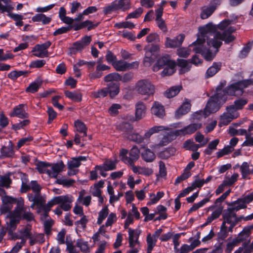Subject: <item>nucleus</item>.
Returning a JSON list of instances; mask_svg holds the SVG:
<instances>
[{
	"instance_id": "1",
	"label": "nucleus",
	"mask_w": 253,
	"mask_h": 253,
	"mask_svg": "<svg viewBox=\"0 0 253 253\" xmlns=\"http://www.w3.org/2000/svg\"><path fill=\"white\" fill-rule=\"evenodd\" d=\"M237 17L233 15L232 19H226L215 25L209 23L199 28V33L196 41L190 46L196 53H201L207 61L211 60L218 51V49L223 41L228 43L235 39L231 34L236 31L231 24L236 22Z\"/></svg>"
},
{
	"instance_id": "2",
	"label": "nucleus",
	"mask_w": 253,
	"mask_h": 253,
	"mask_svg": "<svg viewBox=\"0 0 253 253\" xmlns=\"http://www.w3.org/2000/svg\"><path fill=\"white\" fill-rule=\"evenodd\" d=\"M9 221L6 222L8 233L11 234L17 228V225L21 220L31 221L34 220V215L28 207L25 206L24 200L19 197L17 206L12 211L8 214Z\"/></svg>"
},
{
	"instance_id": "3",
	"label": "nucleus",
	"mask_w": 253,
	"mask_h": 253,
	"mask_svg": "<svg viewBox=\"0 0 253 253\" xmlns=\"http://www.w3.org/2000/svg\"><path fill=\"white\" fill-rule=\"evenodd\" d=\"M226 100L227 97L225 94H222V91L216 92L215 95L209 99L207 103L204 110V118L218 111Z\"/></svg>"
},
{
	"instance_id": "4",
	"label": "nucleus",
	"mask_w": 253,
	"mask_h": 253,
	"mask_svg": "<svg viewBox=\"0 0 253 253\" xmlns=\"http://www.w3.org/2000/svg\"><path fill=\"white\" fill-rule=\"evenodd\" d=\"M175 62L170 59V57L166 55L159 58L153 67L154 72H158L163 69L161 74L162 77L170 76L173 74L175 71Z\"/></svg>"
},
{
	"instance_id": "5",
	"label": "nucleus",
	"mask_w": 253,
	"mask_h": 253,
	"mask_svg": "<svg viewBox=\"0 0 253 253\" xmlns=\"http://www.w3.org/2000/svg\"><path fill=\"white\" fill-rule=\"evenodd\" d=\"M135 90L138 94L145 96V99H147L154 94L155 87L151 81L143 79L138 81L136 83Z\"/></svg>"
},
{
	"instance_id": "6",
	"label": "nucleus",
	"mask_w": 253,
	"mask_h": 253,
	"mask_svg": "<svg viewBox=\"0 0 253 253\" xmlns=\"http://www.w3.org/2000/svg\"><path fill=\"white\" fill-rule=\"evenodd\" d=\"M248 81H240L231 84L227 86L225 90H222L221 88L218 87L216 92L222 91V94H225L227 98V95H241L243 93V90L245 88L248 87L246 83Z\"/></svg>"
},
{
	"instance_id": "7",
	"label": "nucleus",
	"mask_w": 253,
	"mask_h": 253,
	"mask_svg": "<svg viewBox=\"0 0 253 253\" xmlns=\"http://www.w3.org/2000/svg\"><path fill=\"white\" fill-rule=\"evenodd\" d=\"M225 199L226 198L224 197V196H223L222 195H221L216 200L215 205L211 206L208 208L209 211H212L213 210L214 211H212L211 214L208 217L206 222L204 224V226L211 223L212 221L218 218L220 216L223 211V207L221 206L217 207L216 204L218 203L223 202Z\"/></svg>"
},
{
	"instance_id": "8",
	"label": "nucleus",
	"mask_w": 253,
	"mask_h": 253,
	"mask_svg": "<svg viewBox=\"0 0 253 253\" xmlns=\"http://www.w3.org/2000/svg\"><path fill=\"white\" fill-rule=\"evenodd\" d=\"M19 197L15 198L11 196H4L2 198V205L0 207V212L2 214H6V218L9 219L8 214L13 210V204L17 206V201Z\"/></svg>"
},
{
	"instance_id": "9",
	"label": "nucleus",
	"mask_w": 253,
	"mask_h": 253,
	"mask_svg": "<svg viewBox=\"0 0 253 253\" xmlns=\"http://www.w3.org/2000/svg\"><path fill=\"white\" fill-rule=\"evenodd\" d=\"M52 200L53 206L59 204L60 208L63 210L68 211L72 207L71 204L74 200V198L71 195H66L55 197Z\"/></svg>"
},
{
	"instance_id": "10",
	"label": "nucleus",
	"mask_w": 253,
	"mask_h": 253,
	"mask_svg": "<svg viewBox=\"0 0 253 253\" xmlns=\"http://www.w3.org/2000/svg\"><path fill=\"white\" fill-rule=\"evenodd\" d=\"M229 207L224 211L223 215L228 216L231 217H237L236 212L241 209H244L247 208V206L238 199L237 200L229 203Z\"/></svg>"
},
{
	"instance_id": "11",
	"label": "nucleus",
	"mask_w": 253,
	"mask_h": 253,
	"mask_svg": "<svg viewBox=\"0 0 253 253\" xmlns=\"http://www.w3.org/2000/svg\"><path fill=\"white\" fill-rule=\"evenodd\" d=\"M33 238V237L31 233V228L29 227H24L19 229L17 232L13 234L12 235V238L14 240L20 239L22 244H25L27 239H30L31 245L35 244Z\"/></svg>"
},
{
	"instance_id": "12",
	"label": "nucleus",
	"mask_w": 253,
	"mask_h": 253,
	"mask_svg": "<svg viewBox=\"0 0 253 253\" xmlns=\"http://www.w3.org/2000/svg\"><path fill=\"white\" fill-rule=\"evenodd\" d=\"M202 124L201 123L190 124L181 129L177 130L171 132V134L170 135V136H171V139H172L174 136H176L177 135L193 133L197 129L200 128Z\"/></svg>"
},
{
	"instance_id": "13",
	"label": "nucleus",
	"mask_w": 253,
	"mask_h": 253,
	"mask_svg": "<svg viewBox=\"0 0 253 253\" xmlns=\"http://www.w3.org/2000/svg\"><path fill=\"white\" fill-rule=\"evenodd\" d=\"M117 161L112 160H107L102 165H97L95 167V169H99L100 174L103 177H106V171L112 170L116 168Z\"/></svg>"
},
{
	"instance_id": "14",
	"label": "nucleus",
	"mask_w": 253,
	"mask_h": 253,
	"mask_svg": "<svg viewBox=\"0 0 253 253\" xmlns=\"http://www.w3.org/2000/svg\"><path fill=\"white\" fill-rule=\"evenodd\" d=\"M51 42L47 41L44 43L36 45L33 49L32 52L33 55L37 57L43 58L47 57L48 51L47 49L50 46Z\"/></svg>"
},
{
	"instance_id": "15",
	"label": "nucleus",
	"mask_w": 253,
	"mask_h": 253,
	"mask_svg": "<svg viewBox=\"0 0 253 253\" xmlns=\"http://www.w3.org/2000/svg\"><path fill=\"white\" fill-rule=\"evenodd\" d=\"M126 130H125L124 136L127 138L129 140L140 143L144 141L143 136L136 133H132V127L128 124H124Z\"/></svg>"
},
{
	"instance_id": "16",
	"label": "nucleus",
	"mask_w": 253,
	"mask_h": 253,
	"mask_svg": "<svg viewBox=\"0 0 253 253\" xmlns=\"http://www.w3.org/2000/svg\"><path fill=\"white\" fill-rule=\"evenodd\" d=\"M65 167L62 161L55 164H49L48 175L50 177L57 178L58 174L63 170Z\"/></svg>"
},
{
	"instance_id": "17",
	"label": "nucleus",
	"mask_w": 253,
	"mask_h": 253,
	"mask_svg": "<svg viewBox=\"0 0 253 253\" xmlns=\"http://www.w3.org/2000/svg\"><path fill=\"white\" fill-rule=\"evenodd\" d=\"M128 228V243L129 247H133V246H138L140 242L138 241L139 237L141 233L140 230L136 229H132L130 228Z\"/></svg>"
},
{
	"instance_id": "18",
	"label": "nucleus",
	"mask_w": 253,
	"mask_h": 253,
	"mask_svg": "<svg viewBox=\"0 0 253 253\" xmlns=\"http://www.w3.org/2000/svg\"><path fill=\"white\" fill-rule=\"evenodd\" d=\"M219 0H214L209 6H204L202 8L201 17L203 19H207L214 11L217 5H219Z\"/></svg>"
},
{
	"instance_id": "19",
	"label": "nucleus",
	"mask_w": 253,
	"mask_h": 253,
	"mask_svg": "<svg viewBox=\"0 0 253 253\" xmlns=\"http://www.w3.org/2000/svg\"><path fill=\"white\" fill-rule=\"evenodd\" d=\"M223 221L221 226V230L225 233L227 231V226L226 224H230L228 229V231L232 232L233 228L236 225L239 219L237 217H231L228 216L223 215Z\"/></svg>"
},
{
	"instance_id": "20",
	"label": "nucleus",
	"mask_w": 253,
	"mask_h": 253,
	"mask_svg": "<svg viewBox=\"0 0 253 253\" xmlns=\"http://www.w3.org/2000/svg\"><path fill=\"white\" fill-rule=\"evenodd\" d=\"M132 209L129 210L128 212L126 219L125 222L124 227L125 228H127L130 224H132L133 222L134 216L136 219H138L140 218V215L137 208L136 207L134 204H132Z\"/></svg>"
},
{
	"instance_id": "21",
	"label": "nucleus",
	"mask_w": 253,
	"mask_h": 253,
	"mask_svg": "<svg viewBox=\"0 0 253 253\" xmlns=\"http://www.w3.org/2000/svg\"><path fill=\"white\" fill-rule=\"evenodd\" d=\"M184 38L185 36L183 34H180L172 39L167 37L166 39L165 45L167 48H175L182 44Z\"/></svg>"
},
{
	"instance_id": "22",
	"label": "nucleus",
	"mask_w": 253,
	"mask_h": 253,
	"mask_svg": "<svg viewBox=\"0 0 253 253\" xmlns=\"http://www.w3.org/2000/svg\"><path fill=\"white\" fill-rule=\"evenodd\" d=\"M53 206L52 200L51 199L46 204L45 203L39 205L37 207V213L41 215V219H46L48 216V212L50 210L51 208Z\"/></svg>"
},
{
	"instance_id": "23",
	"label": "nucleus",
	"mask_w": 253,
	"mask_h": 253,
	"mask_svg": "<svg viewBox=\"0 0 253 253\" xmlns=\"http://www.w3.org/2000/svg\"><path fill=\"white\" fill-rule=\"evenodd\" d=\"M240 170L242 178L246 179L250 174H253V165L250 162H244L240 166Z\"/></svg>"
},
{
	"instance_id": "24",
	"label": "nucleus",
	"mask_w": 253,
	"mask_h": 253,
	"mask_svg": "<svg viewBox=\"0 0 253 253\" xmlns=\"http://www.w3.org/2000/svg\"><path fill=\"white\" fill-rule=\"evenodd\" d=\"M135 118L136 121L140 120L145 117L146 107L144 103L138 102L135 104Z\"/></svg>"
},
{
	"instance_id": "25",
	"label": "nucleus",
	"mask_w": 253,
	"mask_h": 253,
	"mask_svg": "<svg viewBox=\"0 0 253 253\" xmlns=\"http://www.w3.org/2000/svg\"><path fill=\"white\" fill-rule=\"evenodd\" d=\"M151 113L156 117L162 118L165 115L164 106L157 101H155L151 109Z\"/></svg>"
},
{
	"instance_id": "26",
	"label": "nucleus",
	"mask_w": 253,
	"mask_h": 253,
	"mask_svg": "<svg viewBox=\"0 0 253 253\" xmlns=\"http://www.w3.org/2000/svg\"><path fill=\"white\" fill-rule=\"evenodd\" d=\"M141 155L142 159L148 163L153 162L156 158L155 153L146 146L141 147Z\"/></svg>"
},
{
	"instance_id": "27",
	"label": "nucleus",
	"mask_w": 253,
	"mask_h": 253,
	"mask_svg": "<svg viewBox=\"0 0 253 253\" xmlns=\"http://www.w3.org/2000/svg\"><path fill=\"white\" fill-rule=\"evenodd\" d=\"M91 41L90 36H85L80 41L73 44V49L76 51H81L89 44Z\"/></svg>"
},
{
	"instance_id": "28",
	"label": "nucleus",
	"mask_w": 253,
	"mask_h": 253,
	"mask_svg": "<svg viewBox=\"0 0 253 253\" xmlns=\"http://www.w3.org/2000/svg\"><path fill=\"white\" fill-rule=\"evenodd\" d=\"M26 107L24 104H20L15 107L12 113L10 114L11 116H16L20 118H26L28 117V114L26 112Z\"/></svg>"
},
{
	"instance_id": "29",
	"label": "nucleus",
	"mask_w": 253,
	"mask_h": 253,
	"mask_svg": "<svg viewBox=\"0 0 253 253\" xmlns=\"http://www.w3.org/2000/svg\"><path fill=\"white\" fill-rule=\"evenodd\" d=\"M14 3L11 0H0V12L10 13L14 9Z\"/></svg>"
},
{
	"instance_id": "30",
	"label": "nucleus",
	"mask_w": 253,
	"mask_h": 253,
	"mask_svg": "<svg viewBox=\"0 0 253 253\" xmlns=\"http://www.w3.org/2000/svg\"><path fill=\"white\" fill-rule=\"evenodd\" d=\"M140 150L136 146L133 147L129 154V157L128 158H125V160H127V164L129 165H132L134 162L136 161L139 157Z\"/></svg>"
},
{
	"instance_id": "31",
	"label": "nucleus",
	"mask_w": 253,
	"mask_h": 253,
	"mask_svg": "<svg viewBox=\"0 0 253 253\" xmlns=\"http://www.w3.org/2000/svg\"><path fill=\"white\" fill-rule=\"evenodd\" d=\"M86 160V157L85 156H79L78 157L73 158L67 162L68 169H77L81 165L82 162H84Z\"/></svg>"
},
{
	"instance_id": "32",
	"label": "nucleus",
	"mask_w": 253,
	"mask_h": 253,
	"mask_svg": "<svg viewBox=\"0 0 253 253\" xmlns=\"http://www.w3.org/2000/svg\"><path fill=\"white\" fill-rule=\"evenodd\" d=\"M250 235L249 230H243L239 233L237 238L234 239V243L237 244L243 242H244L243 243H250L251 241Z\"/></svg>"
},
{
	"instance_id": "33",
	"label": "nucleus",
	"mask_w": 253,
	"mask_h": 253,
	"mask_svg": "<svg viewBox=\"0 0 253 253\" xmlns=\"http://www.w3.org/2000/svg\"><path fill=\"white\" fill-rule=\"evenodd\" d=\"M164 130H168V128L162 126H153L146 131L143 136L144 139H148L153 134Z\"/></svg>"
},
{
	"instance_id": "34",
	"label": "nucleus",
	"mask_w": 253,
	"mask_h": 253,
	"mask_svg": "<svg viewBox=\"0 0 253 253\" xmlns=\"http://www.w3.org/2000/svg\"><path fill=\"white\" fill-rule=\"evenodd\" d=\"M191 104L189 102L183 103L181 106L175 111V116L179 118L182 115L187 114L190 110Z\"/></svg>"
},
{
	"instance_id": "35",
	"label": "nucleus",
	"mask_w": 253,
	"mask_h": 253,
	"mask_svg": "<svg viewBox=\"0 0 253 253\" xmlns=\"http://www.w3.org/2000/svg\"><path fill=\"white\" fill-rule=\"evenodd\" d=\"M108 89V94L110 97L113 98L119 92V84L118 83H109L106 87Z\"/></svg>"
},
{
	"instance_id": "36",
	"label": "nucleus",
	"mask_w": 253,
	"mask_h": 253,
	"mask_svg": "<svg viewBox=\"0 0 253 253\" xmlns=\"http://www.w3.org/2000/svg\"><path fill=\"white\" fill-rule=\"evenodd\" d=\"M42 80L40 78H37L35 81L31 83L27 88L26 91L31 93L37 92L42 84Z\"/></svg>"
},
{
	"instance_id": "37",
	"label": "nucleus",
	"mask_w": 253,
	"mask_h": 253,
	"mask_svg": "<svg viewBox=\"0 0 253 253\" xmlns=\"http://www.w3.org/2000/svg\"><path fill=\"white\" fill-rule=\"evenodd\" d=\"M32 20L34 22H41L43 24L45 25L49 23L51 19L43 14H37L32 17Z\"/></svg>"
},
{
	"instance_id": "38",
	"label": "nucleus",
	"mask_w": 253,
	"mask_h": 253,
	"mask_svg": "<svg viewBox=\"0 0 253 253\" xmlns=\"http://www.w3.org/2000/svg\"><path fill=\"white\" fill-rule=\"evenodd\" d=\"M221 68L220 63H214L209 67L206 72V76L208 78L212 77L218 72Z\"/></svg>"
},
{
	"instance_id": "39",
	"label": "nucleus",
	"mask_w": 253,
	"mask_h": 253,
	"mask_svg": "<svg viewBox=\"0 0 253 253\" xmlns=\"http://www.w3.org/2000/svg\"><path fill=\"white\" fill-rule=\"evenodd\" d=\"M84 191H81L77 200V203L82 204L85 207H88L90 204L91 197L90 196L83 197Z\"/></svg>"
},
{
	"instance_id": "40",
	"label": "nucleus",
	"mask_w": 253,
	"mask_h": 253,
	"mask_svg": "<svg viewBox=\"0 0 253 253\" xmlns=\"http://www.w3.org/2000/svg\"><path fill=\"white\" fill-rule=\"evenodd\" d=\"M219 143V140L216 139L210 142L208 147L205 149L204 153L205 155H210L213 151L216 149L217 146Z\"/></svg>"
},
{
	"instance_id": "41",
	"label": "nucleus",
	"mask_w": 253,
	"mask_h": 253,
	"mask_svg": "<svg viewBox=\"0 0 253 253\" xmlns=\"http://www.w3.org/2000/svg\"><path fill=\"white\" fill-rule=\"evenodd\" d=\"M181 89V85L172 86L165 92V96L168 98H172L178 94Z\"/></svg>"
},
{
	"instance_id": "42",
	"label": "nucleus",
	"mask_w": 253,
	"mask_h": 253,
	"mask_svg": "<svg viewBox=\"0 0 253 253\" xmlns=\"http://www.w3.org/2000/svg\"><path fill=\"white\" fill-rule=\"evenodd\" d=\"M1 154L3 157H11L13 155V147L10 142L7 146L2 147L1 149Z\"/></svg>"
},
{
	"instance_id": "43",
	"label": "nucleus",
	"mask_w": 253,
	"mask_h": 253,
	"mask_svg": "<svg viewBox=\"0 0 253 253\" xmlns=\"http://www.w3.org/2000/svg\"><path fill=\"white\" fill-rule=\"evenodd\" d=\"M109 214L108 208L107 207L102 208L98 212L97 223L99 225L101 224Z\"/></svg>"
},
{
	"instance_id": "44",
	"label": "nucleus",
	"mask_w": 253,
	"mask_h": 253,
	"mask_svg": "<svg viewBox=\"0 0 253 253\" xmlns=\"http://www.w3.org/2000/svg\"><path fill=\"white\" fill-rule=\"evenodd\" d=\"M157 241V240L156 239L151 237V234L150 233L147 234L146 238L147 253H151L153 248L156 246Z\"/></svg>"
},
{
	"instance_id": "45",
	"label": "nucleus",
	"mask_w": 253,
	"mask_h": 253,
	"mask_svg": "<svg viewBox=\"0 0 253 253\" xmlns=\"http://www.w3.org/2000/svg\"><path fill=\"white\" fill-rule=\"evenodd\" d=\"M233 120L232 118L226 112H224L220 116L218 125L220 127L223 126H226Z\"/></svg>"
},
{
	"instance_id": "46",
	"label": "nucleus",
	"mask_w": 253,
	"mask_h": 253,
	"mask_svg": "<svg viewBox=\"0 0 253 253\" xmlns=\"http://www.w3.org/2000/svg\"><path fill=\"white\" fill-rule=\"evenodd\" d=\"M248 102V100L246 98H239L235 100L234 103L231 105L233 106V107L238 111L239 110H242Z\"/></svg>"
},
{
	"instance_id": "47",
	"label": "nucleus",
	"mask_w": 253,
	"mask_h": 253,
	"mask_svg": "<svg viewBox=\"0 0 253 253\" xmlns=\"http://www.w3.org/2000/svg\"><path fill=\"white\" fill-rule=\"evenodd\" d=\"M120 80L121 77L116 73L109 74L104 77V81L110 83H118Z\"/></svg>"
},
{
	"instance_id": "48",
	"label": "nucleus",
	"mask_w": 253,
	"mask_h": 253,
	"mask_svg": "<svg viewBox=\"0 0 253 253\" xmlns=\"http://www.w3.org/2000/svg\"><path fill=\"white\" fill-rule=\"evenodd\" d=\"M117 4L119 9L123 11H126L130 8V0H119L117 1Z\"/></svg>"
},
{
	"instance_id": "49",
	"label": "nucleus",
	"mask_w": 253,
	"mask_h": 253,
	"mask_svg": "<svg viewBox=\"0 0 253 253\" xmlns=\"http://www.w3.org/2000/svg\"><path fill=\"white\" fill-rule=\"evenodd\" d=\"M65 96L74 101H80L82 100V94L76 91H65Z\"/></svg>"
},
{
	"instance_id": "50",
	"label": "nucleus",
	"mask_w": 253,
	"mask_h": 253,
	"mask_svg": "<svg viewBox=\"0 0 253 253\" xmlns=\"http://www.w3.org/2000/svg\"><path fill=\"white\" fill-rule=\"evenodd\" d=\"M127 62L124 60H119L114 62L113 66L118 71H125L127 70Z\"/></svg>"
},
{
	"instance_id": "51",
	"label": "nucleus",
	"mask_w": 253,
	"mask_h": 253,
	"mask_svg": "<svg viewBox=\"0 0 253 253\" xmlns=\"http://www.w3.org/2000/svg\"><path fill=\"white\" fill-rule=\"evenodd\" d=\"M178 65L181 67V69L180 70V73L181 74L187 72L190 70L191 67L190 64L188 61L184 59H178Z\"/></svg>"
},
{
	"instance_id": "52",
	"label": "nucleus",
	"mask_w": 253,
	"mask_h": 253,
	"mask_svg": "<svg viewBox=\"0 0 253 253\" xmlns=\"http://www.w3.org/2000/svg\"><path fill=\"white\" fill-rule=\"evenodd\" d=\"M164 195V193L162 191L158 192L156 195L153 193L150 194V201L147 203L148 205H151L156 204Z\"/></svg>"
},
{
	"instance_id": "53",
	"label": "nucleus",
	"mask_w": 253,
	"mask_h": 253,
	"mask_svg": "<svg viewBox=\"0 0 253 253\" xmlns=\"http://www.w3.org/2000/svg\"><path fill=\"white\" fill-rule=\"evenodd\" d=\"M226 113L234 120L237 119L240 116V113L231 105L227 106L226 107Z\"/></svg>"
},
{
	"instance_id": "54",
	"label": "nucleus",
	"mask_w": 253,
	"mask_h": 253,
	"mask_svg": "<svg viewBox=\"0 0 253 253\" xmlns=\"http://www.w3.org/2000/svg\"><path fill=\"white\" fill-rule=\"evenodd\" d=\"M76 246L79 248L83 252L86 253L89 251L88 242L82 239H79L77 240Z\"/></svg>"
},
{
	"instance_id": "55",
	"label": "nucleus",
	"mask_w": 253,
	"mask_h": 253,
	"mask_svg": "<svg viewBox=\"0 0 253 253\" xmlns=\"http://www.w3.org/2000/svg\"><path fill=\"white\" fill-rule=\"evenodd\" d=\"M75 126L77 131L83 134V136H86V128L85 125L80 121H75Z\"/></svg>"
},
{
	"instance_id": "56",
	"label": "nucleus",
	"mask_w": 253,
	"mask_h": 253,
	"mask_svg": "<svg viewBox=\"0 0 253 253\" xmlns=\"http://www.w3.org/2000/svg\"><path fill=\"white\" fill-rule=\"evenodd\" d=\"M118 9V7L117 4V0H115L109 5L104 7L103 12L105 14H108Z\"/></svg>"
},
{
	"instance_id": "57",
	"label": "nucleus",
	"mask_w": 253,
	"mask_h": 253,
	"mask_svg": "<svg viewBox=\"0 0 253 253\" xmlns=\"http://www.w3.org/2000/svg\"><path fill=\"white\" fill-rule=\"evenodd\" d=\"M56 182L59 184L62 185L64 186L70 187L75 182V180L72 179L62 177L57 179Z\"/></svg>"
},
{
	"instance_id": "58",
	"label": "nucleus",
	"mask_w": 253,
	"mask_h": 253,
	"mask_svg": "<svg viewBox=\"0 0 253 253\" xmlns=\"http://www.w3.org/2000/svg\"><path fill=\"white\" fill-rule=\"evenodd\" d=\"M7 15L9 17L15 21V25L17 26H21L23 25V22L22 21L23 16L22 15L15 13H12L11 12Z\"/></svg>"
},
{
	"instance_id": "59",
	"label": "nucleus",
	"mask_w": 253,
	"mask_h": 253,
	"mask_svg": "<svg viewBox=\"0 0 253 253\" xmlns=\"http://www.w3.org/2000/svg\"><path fill=\"white\" fill-rule=\"evenodd\" d=\"M184 148L187 150L196 151L200 147V144H196L190 140H187L184 144Z\"/></svg>"
},
{
	"instance_id": "60",
	"label": "nucleus",
	"mask_w": 253,
	"mask_h": 253,
	"mask_svg": "<svg viewBox=\"0 0 253 253\" xmlns=\"http://www.w3.org/2000/svg\"><path fill=\"white\" fill-rule=\"evenodd\" d=\"M49 163L40 162L37 165V169L40 173H46L48 175Z\"/></svg>"
},
{
	"instance_id": "61",
	"label": "nucleus",
	"mask_w": 253,
	"mask_h": 253,
	"mask_svg": "<svg viewBox=\"0 0 253 253\" xmlns=\"http://www.w3.org/2000/svg\"><path fill=\"white\" fill-rule=\"evenodd\" d=\"M108 94V89L106 87L102 88L100 90L94 91L91 93V96L93 98L104 97Z\"/></svg>"
},
{
	"instance_id": "62",
	"label": "nucleus",
	"mask_w": 253,
	"mask_h": 253,
	"mask_svg": "<svg viewBox=\"0 0 253 253\" xmlns=\"http://www.w3.org/2000/svg\"><path fill=\"white\" fill-rule=\"evenodd\" d=\"M234 150L232 147L227 145L224 147L223 149L220 150L216 153L217 158L221 157L224 155L229 154Z\"/></svg>"
},
{
	"instance_id": "63",
	"label": "nucleus",
	"mask_w": 253,
	"mask_h": 253,
	"mask_svg": "<svg viewBox=\"0 0 253 253\" xmlns=\"http://www.w3.org/2000/svg\"><path fill=\"white\" fill-rule=\"evenodd\" d=\"M115 27L118 29L128 28L131 29L134 28L135 25L133 23L130 22L124 21L115 24Z\"/></svg>"
},
{
	"instance_id": "64",
	"label": "nucleus",
	"mask_w": 253,
	"mask_h": 253,
	"mask_svg": "<svg viewBox=\"0 0 253 253\" xmlns=\"http://www.w3.org/2000/svg\"><path fill=\"white\" fill-rule=\"evenodd\" d=\"M210 200L209 198H205L202 200L200 202L198 203L195 204L193 205V206L190 209L189 212L194 211L199 208L203 207L207 203L209 202Z\"/></svg>"
}]
</instances>
